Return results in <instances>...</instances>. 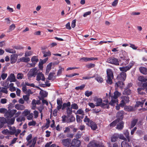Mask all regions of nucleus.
Returning <instances> with one entry per match:
<instances>
[{
    "label": "nucleus",
    "mask_w": 147,
    "mask_h": 147,
    "mask_svg": "<svg viewBox=\"0 0 147 147\" xmlns=\"http://www.w3.org/2000/svg\"><path fill=\"white\" fill-rule=\"evenodd\" d=\"M72 109L71 107L70 108L69 107H68L67 108L66 110L67 113L68 114H71L72 113Z\"/></svg>",
    "instance_id": "nucleus-56"
},
{
    "label": "nucleus",
    "mask_w": 147,
    "mask_h": 147,
    "mask_svg": "<svg viewBox=\"0 0 147 147\" xmlns=\"http://www.w3.org/2000/svg\"><path fill=\"white\" fill-rule=\"evenodd\" d=\"M5 51L6 52L11 53H16V51L12 49H5Z\"/></svg>",
    "instance_id": "nucleus-38"
},
{
    "label": "nucleus",
    "mask_w": 147,
    "mask_h": 147,
    "mask_svg": "<svg viewBox=\"0 0 147 147\" xmlns=\"http://www.w3.org/2000/svg\"><path fill=\"white\" fill-rule=\"evenodd\" d=\"M81 144L80 140L76 139H74L71 142V146L75 147H79Z\"/></svg>",
    "instance_id": "nucleus-9"
},
{
    "label": "nucleus",
    "mask_w": 147,
    "mask_h": 147,
    "mask_svg": "<svg viewBox=\"0 0 147 147\" xmlns=\"http://www.w3.org/2000/svg\"><path fill=\"white\" fill-rule=\"evenodd\" d=\"M10 61L11 64L15 63L17 61L18 55L17 54H13L11 55Z\"/></svg>",
    "instance_id": "nucleus-13"
},
{
    "label": "nucleus",
    "mask_w": 147,
    "mask_h": 147,
    "mask_svg": "<svg viewBox=\"0 0 147 147\" xmlns=\"http://www.w3.org/2000/svg\"><path fill=\"white\" fill-rule=\"evenodd\" d=\"M127 140H124L122 142L121 146V147H131L130 146L127 142Z\"/></svg>",
    "instance_id": "nucleus-26"
},
{
    "label": "nucleus",
    "mask_w": 147,
    "mask_h": 147,
    "mask_svg": "<svg viewBox=\"0 0 147 147\" xmlns=\"http://www.w3.org/2000/svg\"><path fill=\"white\" fill-rule=\"evenodd\" d=\"M63 145L65 147H69L71 144V140L69 138L63 139L61 140Z\"/></svg>",
    "instance_id": "nucleus-8"
},
{
    "label": "nucleus",
    "mask_w": 147,
    "mask_h": 147,
    "mask_svg": "<svg viewBox=\"0 0 147 147\" xmlns=\"http://www.w3.org/2000/svg\"><path fill=\"white\" fill-rule=\"evenodd\" d=\"M45 78L43 74H42V72H39L37 74L36 76V80L38 81H39L40 80L43 81H45Z\"/></svg>",
    "instance_id": "nucleus-11"
},
{
    "label": "nucleus",
    "mask_w": 147,
    "mask_h": 147,
    "mask_svg": "<svg viewBox=\"0 0 147 147\" xmlns=\"http://www.w3.org/2000/svg\"><path fill=\"white\" fill-rule=\"evenodd\" d=\"M62 102L61 101L58 99H57V103L58 105V106H57V108L58 110H59L62 107Z\"/></svg>",
    "instance_id": "nucleus-24"
},
{
    "label": "nucleus",
    "mask_w": 147,
    "mask_h": 147,
    "mask_svg": "<svg viewBox=\"0 0 147 147\" xmlns=\"http://www.w3.org/2000/svg\"><path fill=\"white\" fill-rule=\"evenodd\" d=\"M33 114L32 113H30L27 116V119L29 120H31L33 117Z\"/></svg>",
    "instance_id": "nucleus-64"
},
{
    "label": "nucleus",
    "mask_w": 147,
    "mask_h": 147,
    "mask_svg": "<svg viewBox=\"0 0 147 147\" xmlns=\"http://www.w3.org/2000/svg\"><path fill=\"white\" fill-rule=\"evenodd\" d=\"M52 63H50L48 64L47 67V69L46 70V74L47 75L50 70L51 69Z\"/></svg>",
    "instance_id": "nucleus-31"
},
{
    "label": "nucleus",
    "mask_w": 147,
    "mask_h": 147,
    "mask_svg": "<svg viewBox=\"0 0 147 147\" xmlns=\"http://www.w3.org/2000/svg\"><path fill=\"white\" fill-rule=\"evenodd\" d=\"M19 60L20 61L27 63L30 61V58L28 57H23L20 58Z\"/></svg>",
    "instance_id": "nucleus-25"
},
{
    "label": "nucleus",
    "mask_w": 147,
    "mask_h": 147,
    "mask_svg": "<svg viewBox=\"0 0 147 147\" xmlns=\"http://www.w3.org/2000/svg\"><path fill=\"white\" fill-rule=\"evenodd\" d=\"M9 129H10V135H12L16 132L17 129H16V128L14 127H12L9 126Z\"/></svg>",
    "instance_id": "nucleus-22"
},
{
    "label": "nucleus",
    "mask_w": 147,
    "mask_h": 147,
    "mask_svg": "<svg viewBox=\"0 0 147 147\" xmlns=\"http://www.w3.org/2000/svg\"><path fill=\"white\" fill-rule=\"evenodd\" d=\"M145 100H142L141 102L137 101L136 102V104L135 105V107H142L143 106V104L145 101Z\"/></svg>",
    "instance_id": "nucleus-28"
},
{
    "label": "nucleus",
    "mask_w": 147,
    "mask_h": 147,
    "mask_svg": "<svg viewBox=\"0 0 147 147\" xmlns=\"http://www.w3.org/2000/svg\"><path fill=\"white\" fill-rule=\"evenodd\" d=\"M71 107L72 109L77 110L78 109V107L76 103H73L71 105Z\"/></svg>",
    "instance_id": "nucleus-49"
},
{
    "label": "nucleus",
    "mask_w": 147,
    "mask_h": 147,
    "mask_svg": "<svg viewBox=\"0 0 147 147\" xmlns=\"http://www.w3.org/2000/svg\"><path fill=\"white\" fill-rule=\"evenodd\" d=\"M123 111H120L117 113V116L118 118L119 119V121L121 120L123 118Z\"/></svg>",
    "instance_id": "nucleus-19"
},
{
    "label": "nucleus",
    "mask_w": 147,
    "mask_h": 147,
    "mask_svg": "<svg viewBox=\"0 0 147 147\" xmlns=\"http://www.w3.org/2000/svg\"><path fill=\"white\" fill-rule=\"evenodd\" d=\"M88 147H100V144L98 142H91L89 144Z\"/></svg>",
    "instance_id": "nucleus-12"
},
{
    "label": "nucleus",
    "mask_w": 147,
    "mask_h": 147,
    "mask_svg": "<svg viewBox=\"0 0 147 147\" xmlns=\"http://www.w3.org/2000/svg\"><path fill=\"white\" fill-rule=\"evenodd\" d=\"M30 94H27L23 96V98L25 101H27L29 99Z\"/></svg>",
    "instance_id": "nucleus-51"
},
{
    "label": "nucleus",
    "mask_w": 147,
    "mask_h": 147,
    "mask_svg": "<svg viewBox=\"0 0 147 147\" xmlns=\"http://www.w3.org/2000/svg\"><path fill=\"white\" fill-rule=\"evenodd\" d=\"M88 126L91 127V129L93 130H95L97 128V127L96 123L92 121L90 122V123H88Z\"/></svg>",
    "instance_id": "nucleus-14"
},
{
    "label": "nucleus",
    "mask_w": 147,
    "mask_h": 147,
    "mask_svg": "<svg viewBox=\"0 0 147 147\" xmlns=\"http://www.w3.org/2000/svg\"><path fill=\"white\" fill-rule=\"evenodd\" d=\"M7 111V109L5 108H1L0 109V113H6Z\"/></svg>",
    "instance_id": "nucleus-63"
},
{
    "label": "nucleus",
    "mask_w": 147,
    "mask_h": 147,
    "mask_svg": "<svg viewBox=\"0 0 147 147\" xmlns=\"http://www.w3.org/2000/svg\"><path fill=\"white\" fill-rule=\"evenodd\" d=\"M0 91L1 92H2L6 94H7L8 93V91L7 90V88L5 87L2 88Z\"/></svg>",
    "instance_id": "nucleus-53"
},
{
    "label": "nucleus",
    "mask_w": 147,
    "mask_h": 147,
    "mask_svg": "<svg viewBox=\"0 0 147 147\" xmlns=\"http://www.w3.org/2000/svg\"><path fill=\"white\" fill-rule=\"evenodd\" d=\"M131 90L129 88H127L125 89L123 92V95H129L131 93Z\"/></svg>",
    "instance_id": "nucleus-21"
},
{
    "label": "nucleus",
    "mask_w": 147,
    "mask_h": 147,
    "mask_svg": "<svg viewBox=\"0 0 147 147\" xmlns=\"http://www.w3.org/2000/svg\"><path fill=\"white\" fill-rule=\"evenodd\" d=\"M75 120V117L73 116H70L69 117L66 121V122L67 123L72 122Z\"/></svg>",
    "instance_id": "nucleus-30"
},
{
    "label": "nucleus",
    "mask_w": 147,
    "mask_h": 147,
    "mask_svg": "<svg viewBox=\"0 0 147 147\" xmlns=\"http://www.w3.org/2000/svg\"><path fill=\"white\" fill-rule=\"evenodd\" d=\"M122 81H123L121 80L120 81L119 80V81L116 83L115 84L116 85L117 87H119L121 88L123 87L124 83Z\"/></svg>",
    "instance_id": "nucleus-29"
},
{
    "label": "nucleus",
    "mask_w": 147,
    "mask_h": 147,
    "mask_svg": "<svg viewBox=\"0 0 147 147\" xmlns=\"http://www.w3.org/2000/svg\"><path fill=\"white\" fill-rule=\"evenodd\" d=\"M76 120L77 122L80 123L82 121V120L80 119V117L78 115H77L76 116Z\"/></svg>",
    "instance_id": "nucleus-57"
},
{
    "label": "nucleus",
    "mask_w": 147,
    "mask_h": 147,
    "mask_svg": "<svg viewBox=\"0 0 147 147\" xmlns=\"http://www.w3.org/2000/svg\"><path fill=\"white\" fill-rule=\"evenodd\" d=\"M124 123L123 121H121L117 125L116 128L119 130L122 129L124 127Z\"/></svg>",
    "instance_id": "nucleus-23"
},
{
    "label": "nucleus",
    "mask_w": 147,
    "mask_h": 147,
    "mask_svg": "<svg viewBox=\"0 0 147 147\" xmlns=\"http://www.w3.org/2000/svg\"><path fill=\"white\" fill-rule=\"evenodd\" d=\"M31 61L32 62L36 64L38 61V56H35L32 57L31 58Z\"/></svg>",
    "instance_id": "nucleus-33"
},
{
    "label": "nucleus",
    "mask_w": 147,
    "mask_h": 147,
    "mask_svg": "<svg viewBox=\"0 0 147 147\" xmlns=\"http://www.w3.org/2000/svg\"><path fill=\"white\" fill-rule=\"evenodd\" d=\"M139 70L140 72L142 74H147V69L144 67H140L139 68Z\"/></svg>",
    "instance_id": "nucleus-27"
},
{
    "label": "nucleus",
    "mask_w": 147,
    "mask_h": 147,
    "mask_svg": "<svg viewBox=\"0 0 147 147\" xmlns=\"http://www.w3.org/2000/svg\"><path fill=\"white\" fill-rule=\"evenodd\" d=\"M17 111L16 109H12L8 111H7L5 113V116L7 118L11 117L13 116Z\"/></svg>",
    "instance_id": "nucleus-6"
},
{
    "label": "nucleus",
    "mask_w": 147,
    "mask_h": 147,
    "mask_svg": "<svg viewBox=\"0 0 147 147\" xmlns=\"http://www.w3.org/2000/svg\"><path fill=\"white\" fill-rule=\"evenodd\" d=\"M124 109L125 111H133V107L131 106H127L124 107Z\"/></svg>",
    "instance_id": "nucleus-34"
},
{
    "label": "nucleus",
    "mask_w": 147,
    "mask_h": 147,
    "mask_svg": "<svg viewBox=\"0 0 147 147\" xmlns=\"http://www.w3.org/2000/svg\"><path fill=\"white\" fill-rule=\"evenodd\" d=\"M137 121L138 120L137 119H134L132 121L131 125V128H133L135 126Z\"/></svg>",
    "instance_id": "nucleus-39"
},
{
    "label": "nucleus",
    "mask_w": 147,
    "mask_h": 147,
    "mask_svg": "<svg viewBox=\"0 0 147 147\" xmlns=\"http://www.w3.org/2000/svg\"><path fill=\"white\" fill-rule=\"evenodd\" d=\"M55 74V73H50L49 75L48 79L49 80H51L53 78Z\"/></svg>",
    "instance_id": "nucleus-42"
},
{
    "label": "nucleus",
    "mask_w": 147,
    "mask_h": 147,
    "mask_svg": "<svg viewBox=\"0 0 147 147\" xmlns=\"http://www.w3.org/2000/svg\"><path fill=\"white\" fill-rule=\"evenodd\" d=\"M24 77V75L22 73H18L17 74V78L18 79H22Z\"/></svg>",
    "instance_id": "nucleus-44"
},
{
    "label": "nucleus",
    "mask_w": 147,
    "mask_h": 147,
    "mask_svg": "<svg viewBox=\"0 0 147 147\" xmlns=\"http://www.w3.org/2000/svg\"><path fill=\"white\" fill-rule=\"evenodd\" d=\"M15 108L17 110L19 111H22L24 110L25 107L23 105L20 104H17L15 106Z\"/></svg>",
    "instance_id": "nucleus-16"
},
{
    "label": "nucleus",
    "mask_w": 147,
    "mask_h": 147,
    "mask_svg": "<svg viewBox=\"0 0 147 147\" xmlns=\"http://www.w3.org/2000/svg\"><path fill=\"white\" fill-rule=\"evenodd\" d=\"M36 124V122L34 121H32L28 123V125L29 126H34Z\"/></svg>",
    "instance_id": "nucleus-60"
},
{
    "label": "nucleus",
    "mask_w": 147,
    "mask_h": 147,
    "mask_svg": "<svg viewBox=\"0 0 147 147\" xmlns=\"http://www.w3.org/2000/svg\"><path fill=\"white\" fill-rule=\"evenodd\" d=\"M107 82L109 84H112V79L113 78V75L112 71L111 69H107Z\"/></svg>",
    "instance_id": "nucleus-3"
},
{
    "label": "nucleus",
    "mask_w": 147,
    "mask_h": 147,
    "mask_svg": "<svg viewBox=\"0 0 147 147\" xmlns=\"http://www.w3.org/2000/svg\"><path fill=\"white\" fill-rule=\"evenodd\" d=\"M76 114L80 115H84V111L83 110L81 109H79L77 111Z\"/></svg>",
    "instance_id": "nucleus-43"
},
{
    "label": "nucleus",
    "mask_w": 147,
    "mask_h": 147,
    "mask_svg": "<svg viewBox=\"0 0 147 147\" xmlns=\"http://www.w3.org/2000/svg\"><path fill=\"white\" fill-rule=\"evenodd\" d=\"M109 95L111 98V100L109 103V105L112 106H114L115 104H118L117 98L121 95V93L118 91H116L114 92L113 95H111V94L110 95V93Z\"/></svg>",
    "instance_id": "nucleus-2"
},
{
    "label": "nucleus",
    "mask_w": 147,
    "mask_h": 147,
    "mask_svg": "<svg viewBox=\"0 0 147 147\" xmlns=\"http://www.w3.org/2000/svg\"><path fill=\"white\" fill-rule=\"evenodd\" d=\"M92 120H90L89 118L87 116H86L84 119V121L86 123V124L88 125V123H90V122L92 121Z\"/></svg>",
    "instance_id": "nucleus-32"
},
{
    "label": "nucleus",
    "mask_w": 147,
    "mask_h": 147,
    "mask_svg": "<svg viewBox=\"0 0 147 147\" xmlns=\"http://www.w3.org/2000/svg\"><path fill=\"white\" fill-rule=\"evenodd\" d=\"M7 80L10 81L11 82H15L16 80L15 75L13 74H11L10 76L8 77Z\"/></svg>",
    "instance_id": "nucleus-15"
},
{
    "label": "nucleus",
    "mask_w": 147,
    "mask_h": 147,
    "mask_svg": "<svg viewBox=\"0 0 147 147\" xmlns=\"http://www.w3.org/2000/svg\"><path fill=\"white\" fill-rule=\"evenodd\" d=\"M16 26L14 24H12L10 26L9 28V32L13 30L15 28Z\"/></svg>",
    "instance_id": "nucleus-52"
},
{
    "label": "nucleus",
    "mask_w": 147,
    "mask_h": 147,
    "mask_svg": "<svg viewBox=\"0 0 147 147\" xmlns=\"http://www.w3.org/2000/svg\"><path fill=\"white\" fill-rule=\"evenodd\" d=\"M142 86L143 88L144 89H145V91L147 93V82H146L143 83L142 84Z\"/></svg>",
    "instance_id": "nucleus-55"
},
{
    "label": "nucleus",
    "mask_w": 147,
    "mask_h": 147,
    "mask_svg": "<svg viewBox=\"0 0 147 147\" xmlns=\"http://www.w3.org/2000/svg\"><path fill=\"white\" fill-rule=\"evenodd\" d=\"M138 80L139 81L141 82H145L147 81V79L145 78L142 76H140L138 77Z\"/></svg>",
    "instance_id": "nucleus-50"
},
{
    "label": "nucleus",
    "mask_w": 147,
    "mask_h": 147,
    "mask_svg": "<svg viewBox=\"0 0 147 147\" xmlns=\"http://www.w3.org/2000/svg\"><path fill=\"white\" fill-rule=\"evenodd\" d=\"M34 114V117L35 118H37L38 115V112L37 111H34L33 112Z\"/></svg>",
    "instance_id": "nucleus-62"
},
{
    "label": "nucleus",
    "mask_w": 147,
    "mask_h": 147,
    "mask_svg": "<svg viewBox=\"0 0 147 147\" xmlns=\"http://www.w3.org/2000/svg\"><path fill=\"white\" fill-rule=\"evenodd\" d=\"M119 119H117L112 122L110 124V127H112L115 126L117 124V123L119 122Z\"/></svg>",
    "instance_id": "nucleus-35"
},
{
    "label": "nucleus",
    "mask_w": 147,
    "mask_h": 147,
    "mask_svg": "<svg viewBox=\"0 0 147 147\" xmlns=\"http://www.w3.org/2000/svg\"><path fill=\"white\" fill-rule=\"evenodd\" d=\"M39 70L37 69L36 67L31 69L29 72V75L30 77H35L36 75L38 73Z\"/></svg>",
    "instance_id": "nucleus-7"
},
{
    "label": "nucleus",
    "mask_w": 147,
    "mask_h": 147,
    "mask_svg": "<svg viewBox=\"0 0 147 147\" xmlns=\"http://www.w3.org/2000/svg\"><path fill=\"white\" fill-rule=\"evenodd\" d=\"M133 65V64L132 63L130 66L129 65L125 67H119V69L121 71L125 72L129 70Z\"/></svg>",
    "instance_id": "nucleus-17"
},
{
    "label": "nucleus",
    "mask_w": 147,
    "mask_h": 147,
    "mask_svg": "<svg viewBox=\"0 0 147 147\" xmlns=\"http://www.w3.org/2000/svg\"><path fill=\"white\" fill-rule=\"evenodd\" d=\"M126 77V73L124 72H122L117 76V79L118 80L124 81Z\"/></svg>",
    "instance_id": "nucleus-10"
},
{
    "label": "nucleus",
    "mask_w": 147,
    "mask_h": 147,
    "mask_svg": "<svg viewBox=\"0 0 147 147\" xmlns=\"http://www.w3.org/2000/svg\"><path fill=\"white\" fill-rule=\"evenodd\" d=\"M32 53V52L31 51H27L25 52V56L27 57L31 56Z\"/></svg>",
    "instance_id": "nucleus-48"
},
{
    "label": "nucleus",
    "mask_w": 147,
    "mask_h": 147,
    "mask_svg": "<svg viewBox=\"0 0 147 147\" xmlns=\"http://www.w3.org/2000/svg\"><path fill=\"white\" fill-rule=\"evenodd\" d=\"M15 118L13 117L11 119H8L7 120V123L8 124H13L14 122Z\"/></svg>",
    "instance_id": "nucleus-37"
},
{
    "label": "nucleus",
    "mask_w": 147,
    "mask_h": 147,
    "mask_svg": "<svg viewBox=\"0 0 147 147\" xmlns=\"http://www.w3.org/2000/svg\"><path fill=\"white\" fill-rule=\"evenodd\" d=\"M71 105V103L69 102L67 103H64L62 106V109H64L67 107H69Z\"/></svg>",
    "instance_id": "nucleus-36"
},
{
    "label": "nucleus",
    "mask_w": 147,
    "mask_h": 147,
    "mask_svg": "<svg viewBox=\"0 0 147 147\" xmlns=\"http://www.w3.org/2000/svg\"><path fill=\"white\" fill-rule=\"evenodd\" d=\"M144 88H138L137 90L138 92V93L140 94H144L143 92H141V91L142 90H143Z\"/></svg>",
    "instance_id": "nucleus-59"
},
{
    "label": "nucleus",
    "mask_w": 147,
    "mask_h": 147,
    "mask_svg": "<svg viewBox=\"0 0 147 147\" xmlns=\"http://www.w3.org/2000/svg\"><path fill=\"white\" fill-rule=\"evenodd\" d=\"M2 133L5 135H10V131L7 129H4L2 131Z\"/></svg>",
    "instance_id": "nucleus-47"
},
{
    "label": "nucleus",
    "mask_w": 147,
    "mask_h": 147,
    "mask_svg": "<svg viewBox=\"0 0 147 147\" xmlns=\"http://www.w3.org/2000/svg\"><path fill=\"white\" fill-rule=\"evenodd\" d=\"M64 70V69L62 68H61L58 71L57 75V76H60L61 74L62 71Z\"/></svg>",
    "instance_id": "nucleus-58"
},
{
    "label": "nucleus",
    "mask_w": 147,
    "mask_h": 147,
    "mask_svg": "<svg viewBox=\"0 0 147 147\" xmlns=\"http://www.w3.org/2000/svg\"><path fill=\"white\" fill-rule=\"evenodd\" d=\"M119 137V134H114L111 137V141L113 142H115L117 140Z\"/></svg>",
    "instance_id": "nucleus-20"
},
{
    "label": "nucleus",
    "mask_w": 147,
    "mask_h": 147,
    "mask_svg": "<svg viewBox=\"0 0 147 147\" xmlns=\"http://www.w3.org/2000/svg\"><path fill=\"white\" fill-rule=\"evenodd\" d=\"M85 87V85L84 84H83L80 86L76 87L75 89L77 90H82Z\"/></svg>",
    "instance_id": "nucleus-54"
},
{
    "label": "nucleus",
    "mask_w": 147,
    "mask_h": 147,
    "mask_svg": "<svg viewBox=\"0 0 147 147\" xmlns=\"http://www.w3.org/2000/svg\"><path fill=\"white\" fill-rule=\"evenodd\" d=\"M94 101L96 102V106H101L102 107L108 109L109 106V103L108 100H103L100 98H94Z\"/></svg>",
    "instance_id": "nucleus-1"
},
{
    "label": "nucleus",
    "mask_w": 147,
    "mask_h": 147,
    "mask_svg": "<svg viewBox=\"0 0 147 147\" xmlns=\"http://www.w3.org/2000/svg\"><path fill=\"white\" fill-rule=\"evenodd\" d=\"M92 94V91H89L88 90H87L85 92V95L86 96L88 97L91 95Z\"/></svg>",
    "instance_id": "nucleus-46"
},
{
    "label": "nucleus",
    "mask_w": 147,
    "mask_h": 147,
    "mask_svg": "<svg viewBox=\"0 0 147 147\" xmlns=\"http://www.w3.org/2000/svg\"><path fill=\"white\" fill-rule=\"evenodd\" d=\"M107 62L109 63L116 65H119L118 59L114 57H109L107 59Z\"/></svg>",
    "instance_id": "nucleus-4"
},
{
    "label": "nucleus",
    "mask_w": 147,
    "mask_h": 147,
    "mask_svg": "<svg viewBox=\"0 0 147 147\" xmlns=\"http://www.w3.org/2000/svg\"><path fill=\"white\" fill-rule=\"evenodd\" d=\"M122 99L120 104L121 107H123L125 105L129 102V97L128 96H123L121 97Z\"/></svg>",
    "instance_id": "nucleus-5"
},
{
    "label": "nucleus",
    "mask_w": 147,
    "mask_h": 147,
    "mask_svg": "<svg viewBox=\"0 0 147 147\" xmlns=\"http://www.w3.org/2000/svg\"><path fill=\"white\" fill-rule=\"evenodd\" d=\"M124 134L127 138L128 142H130V139L129 136V133L127 131H126L124 133Z\"/></svg>",
    "instance_id": "nucleus-45"
},
{
    "label": "nucleus",
    "mask_w": 147,
    "mask_h": 147,
    "mask_svg": "<svg viewBox=\"0 0 147 147\" xmlns=\"http://www.w3.org/2000/svg\"><path fill=\"white\" fill-rule=\"evenodd\" d=\"M95 79L99 83H101L103 81L102 78L100 76H97L96 77Z\"/></svg>",
    "instance_id": "nucleus-41"
},
{
    "label": "nucleus",
    "mask_w": 147,
    "mask_h": 147,
    "mask_svg": "<svg viewBox=\"0 0 147 147\" xmlns=\"http://www.w3.org/2000/svg\"><path fill=\"white\" fill-rule=\"evenodd\" d=\"M30 113V112L27 109L24 110V111L22 112V114L25 116H27Z\"/></svg>",
    "instance_id": "nucleus-40"
},
{
    "label": "nucleus",
    "mask_w": 147,
    "mask_h": 147,
    "mask_svg": "<svg viewBox=\"0 0 147 147\" xmlns=\"http://www.w3.org/2000/svg\"><path fill=\"white\" fill-rule=\"evenodd\" d=\"M14 48L16 49H23L24 47L21 45H19L14 46Z\"/></svg>",
    "instance_id": "nucleus-61"
},
{
    "label": "nucleus",
    "mask_w": 147,
    "mask_h": 147,
    "mask_svg": "<svg viewBox=\"0 0 147 147\" xmlns=\"http://www.w3.org/2000/svg\"><path fill=\"white\" fill-rule=\"evenodd\" d=\"M42 53L43 54V57H46L47 56H49L51 55V53L49 51H46L44 50L45 49L42 48H41Z\"/></svg>",
    "instance_id": "nucleus-18"
}]
</instances>
